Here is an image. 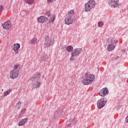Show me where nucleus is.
<instances>
[{"label": "nucleus", "mask_w": 128, "mask_h": 128, "mask_svg": "<svg viewBox=\"0 0 128 128\" xmlns=\"http://www.w3.org/2000/svg\"><path fill=\"white\" fill-rule=\"evenodd\" d=\"M20 70H22V66L20 64L14 65L13 70L10 72V78L11 80L18 78L20 76Z\"/></svg>", "instance_id": "obj_1"}, {"label": "nucleus", "mask_w": 128, "mask_h": 128, "mask_svg": "<svg viewBox=\"0 0 128 128\" xmlns=\"http://www.w3.org/2000/svg\"><path fill=\"white\" fill-rule=\"evenodd\" d=\"M94 80H96V76L93 74L87 73L84 76L82 82L84 84L90 86V84H92Z\"/></svg>", "instance_id": "obj_2"}, {"label": "nucleus", "mask_w": 128, "mask_h": 128, "mask_svg": "<svg viewBox=\"0 0 128 128\" xmlns=\"http://www.w3.org/2000/svg\"><path fill=\"white\" fill-rule=\"evenodd\" d=\"M96 6V2L94 0H90L84 5L85 11L90 12L92 8H94Z\"/></svg>", "instance_id": "obj_3"}, {"label": "nucleus", "mask_w": 128, "mask_h": 128, "mask_svg": "<svg viewBox=\"0 0 128 128\" xmlns=\"http://www.w3.org/2000/svg\"><path fill=\"white\" fill-rule=\"evenodd\" d=\"M52 44H54V38L50 36H46L45 38V48L50 46Z\"/></svg>", "instance_id": "obj_4"}, {"label": "nucleus", "mask_w": 128, "mask_h": 128, "mask_svg": "<svg viewBox=\"0 0 128 128\" xmlns=\"http://www.w3.org/2000/svg\"><path fill=\"white\" fill-rule=\"evenodd\" d=\"M2 26L4 30H10V28H12V22H10V20H8L2 24Z\"/></svg>", "instance_id": "obj_5"}, {"label": "nucleus", "mask_w": 128, "mask_h": 128, "mask_svg": "<svg viewBox=\"0 0 128 128\" xmlns=\"http://www.w3.org/2000/svg\"><path fill=\"white\" fill-rule=\"evenodd\" d=\"M20 48V44L18 43H15L12 46V50L14 52V54H18V50Z\"/></svg>", "instance_id": "obj_6"}, {"label": "nucleus", "mask_w": 128, "mask_h": 128, "mask_svg": "<svg viewBox=\"0 0 128 128\" xmlns=\"http://www.w3.org/2000/svg\"><path fill=\"white\" fill-rule=\"evenodd\" d=\"M99 94L100 96H108V90L107 89V88H102L100 90Z\"/></svg>", "instance_id": "obj_7"}, {"label": "nucleus", "mask_w": 128, "mask_h": 128, "mask_svg": "<svg viewBox=\"0 0 128 128\" xmlns=\"http://www.w3.org/2000/svg\"><path fill=\"white\" fill-rule=\"evenodd\" d=\"M106 103H104V98H102L99 100H98L97 103V106L98 108H102L104 106Z\"/></svg>", "instance_id": "obj_8"}, {"label": "nucleus", "mask_w": 128, "mask_h": 128, "mask_svg": "<svg viewBox=\"0 0 128 128\" xmlns=\"http://www.w3.org/2000/svg\"><path fill=\"white\" fill-rule=\"evenodd\" d=\"M109 4H112L114 8H118L120 6L118 0H111L110 2H109Z\"/></svg>", "instance_id": "obj_9"}, {"label": "nucleus", "mask_w": 128, "mask_h": 128, "mask_svg": "<svg viewBox=\"0 0 128 128\" xmlns=\"http://www.w3.org/2000/svg\"><path fill=\"white\" fill-rule=\"evenodd\" d=\"M64 22L66 24H72L74 22V18L72 16H68L65 18Z\"/></svg>", "instance_id": "obj_10"}, {"label": "nucleus", "mask_w": 128, "mask_h": 128, "mask_svg": "<svg viewBox=\"0 0 128 128\" xmlns=\"http://www.w3.org/2000/svg\"><path fill=\"white\" fill-rule=\"evenodd\" d=\"M48 19V18L46 16H40L38 18V22H41L42 24H44L46 22H47Z\"/></svg>", "instance_id": "obj_11"}, {"label": "nucleus", "mask_w": 128, "mask_h": 128, "mask_svg": "<svg viewBox=\"0 0 128 128\" xmlns=\"http://www.w3.org/2000/svg\"><path fill=\"white\" fill-rule=\"evenodd\" d=\"M82 52V48H78L74 49L72 52V54H73V56H78V54H80Z\"/></svg>", "instance_id": "obj_12"}, {"label": "nucleus", "mask_w": 128, "mask_h": 128, "mask_svg": "<svg viewBox=\"0 0 128 128\" xmlns=\"http://www.w3.org/2000/svg\"><path fill=\"white\" fill-rule=\"evenodd\" d=\"M27 122H28V118H26L22 120L19 122L18 126H24V124H26Z\"/></svg>", "instance_id": "obj_13"}, {"label": "nucleus", "mask_w": 128, "mask_h": 128, "mask_svg": "<svg viewBox=\"0 0 128 128\" xmlns=\"http://www.w3.org/2000/svg\"><path fill=\"white\" fill-rule=\"evenodd\" d=\"M114 48H116V46H114V45L112 44H109L108 46V52H112L114 50Z\"/></svg>", "instance_id": "obj_14"}, {"label": "nucleus", "mask_w": 128, "mask_h": 128, "mask_svg": "<svg viewBox=\"0 0 128 128\" xmlns=\"http://www.w3.org/2000/svg\"><path fill=\"white\" fill-rule=\"evenodd\" d=\"M41 84H42L40 83V82H38L36 84H33V88H40V86Z\"/></svg>", "instance_id": "obj_15"}, {"label": "nucleus", "mask_w": 128, "mask_h": 128, "mask_svg": "<svg viewBox=\"0 0 128 128\" xmlns=\"http://www.w3.org/2000/svg\"><path fill=\"white\" fill-rule=\"evenodd\" d=\"M24 1L28 4H32L34 2V0H24Z\"/></svg>", "instance_id": "obj_16"}, {"label": "nucleus", "mask_w": 128, "mask_h": 128, "mask_svg": "<svg viewBox=\"0 0 128 128\" xmlns=\"http://www.w3.org/2000/svg\"><path fill=\"white\" fill-rule=\"evenodd\" d=\"M10 92H12V90H8L6 92H4V96H8V94H10Z\"/></svg>", "instance_id": "obj_17"}, {"label": "nucleus", "mask_w": 128, "mask_h": 128, "mask_svg": "<svg viewBox=\"0 0 128 128\" xmlns=\"http://www.w3.org/2000/svg\"><path fill=\"white\" fill-rule=\"evenodd\" d=\"M48 20L50 22H54L56 20V18L54 16H49Z\"/></svg>", "instance_id": "obj_18"}, {"label": "nucleus", "mask_w": 128, "mask_h": 128, "mask_svg": "<svg viewBox=\"0 0 128 128\" xmlns=\"http://www.w3.org/2000/svg\"><path fill=\"white\" fill-rule=\"evenodd\" d=\"M32 44H38V39L36 38H33L31 40Z\"/></svg>", "instance_id": "obj_19"}, {"label": "nucleus", "mask_w": 128, "mask_h": 128, "mask_svg": "<svg viewBox=\"0 0 128 128\" xmlns=\"http://www.w3.org/2000/svg\"><path fill=\"white\" fill-rule=\"evenodd\" d=\"M106 42L108 44H114V39L112 38H110L106 40Z\"/></svg>", "instance_id": "obj_20"}, {"label": "nucleus", "mask_w": 128, "mask_h": 128, "mask_svg": "<svg viewBox=\"0 0 128 128\" xmlns=\"http://www.w3.org/2000/svg\"><path fill=\"white\" fill-rule=\"evenodd\" d=\"M72 50H74V48L72 46H68L66 48V50L69 52H72Z\"/></svg>", "instance_id": "obj_21"}, {"label": "nucleus", "mask_w": 128, "mask_h": 128, "mask_svg": "<svg viewBox=\"0 0 128 128\" xmlns=\"http://www.w3.org/2000/svg\"><path fill=\"white\" fill-rule=\"evenodd\" d=\"M74 10H70L69 12H68V16H74Z\"/></svg>", "instance_id": "obj_22"}, {"label": "nucleus", "mask_w": 128, "mask_h": 128, "mask_svg": "<svg viewBox=\"0 0 128 128\" xmlns=\"http://www.w3.org/2000/svg\"><path fill=\"white\" fill-rule=\"evenodd\" d=\"M104 26V22H98V28H102V26Z\"/></svg>", "instance_id": "obj_23"}, {"label": "nucleus", "mask_w": 128, "mask_h": 128, "mask_svg": "<svg viewBox=\"0 0 128 128\" xmlns=\"http://www.w3.org/2000/svg\"><path fill=\"white\" fill-rule=\"evenodd\" d=\"M74 56H74L73 54H72V56L70 58V60L71 62H74Z\"/></svg>", "instance_id": "obj_24"}, {"label": "nucleus", "mask_w": 128, "mask_h": 128, "mask_svg": "<svg viewBox=\"0 0 128 128\" xmlns=\"http://www.w3.org/2000/svg\"><path fill=\"white\" fill-rule=\"evenodd\" d=\"M2 10H4V6L0 5V12H2Z\"/></svg>", "instance_id": "obj_25"}, {"label": "nucleus", "mask_w": 128, "mask_h": 128, "mask_svg": "<svg viewBox=\"0 0 128 128\" xmlns=\"http://www.w3.org/2000/svg\"><path fill=\"white\" fill-rule=\"evenodd\" d=\"M54 2V0H47L48 4H52Z\"/></svg>", "instance_id": "obj_26"}, {"label": "nucleus", "mask_w": 128, "mask_h": 128, "mask_svg": "<svg viewBox=\"0 0 128 128\" xmlns=\"http://www.w3.org/2000/svg\"><path fill=\"white\" fill-rule=\"evenodd\" d=\"M46 16H50V12H47L46 13Z\"/></svg>", "instance_id": "obj_27"}, {"label": "nucleus", "mask_w": 128, "mask_h": 128, "mask_svg": "<svg viewBox=\"0 0 128 128\" xmlns=\"http://www.w3.org/2000/svg\"><path fill=\"white\" fill-rule=\"evenodd\" d=\"M118 40H113V42H114V44H118Z\"/></svg>", "instance_id": "obj_28"}, {"label": "nucleus", "mask_w": 128, "mask_h": 128, "mask_svg": "<svg viewBox=\"0 0 128 128\" xmlns=\"http://www.w3.org/2000/svg\"><path fill=\"white\" fill-rule=\"evenodd\" d=\"M37 78H40V75H38V74L37 75Z\"/></svg>", "instance_id": "obj_29"}, {"label": "nucleus", "mask_w": 128, "mask_h": 128, "mask_svg": "<svg viewBox=\"0 0 128 128\" xmlns=\"http://www.w3.org/2000/svg\"><path fill=\"white\" fill-rule=\"evenodd\" d=\"M2 90H4L2 89Z\"/></svg>", "instance_id": "obj_30"}]
</instances>
